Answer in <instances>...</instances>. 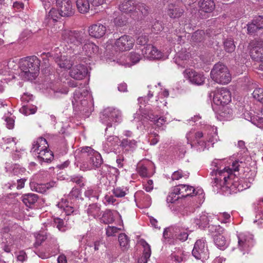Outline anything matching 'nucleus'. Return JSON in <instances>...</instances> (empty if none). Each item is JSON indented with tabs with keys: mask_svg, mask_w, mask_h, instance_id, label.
<instances>
[{
	"mask_svg": "<svg viewBox=\"0 0 263 263\" xmlns=\"http://www.w3.org/2000/svg\"><path fill=\"white\" fill-rule=\"evenodd\" d=\"M55 184L56 183L53 181L46 184H36L35 186V190L36 192L43 194L48 189L55 186Z\"/></svg>",
	"mask_w": 263,
	"mask_h": 263,
	"instance_id": "43",
	"label": "nucleus"
},
{
	"mask_svg": "<svg viewBox=\"0 0 263 263\" xmlns=\"http://www.w3.org/2000/svg\"><path fill=\"white\" fill-rule=\"evenodd\" d=\"M141 51L146 59H159L162 56V53L151 44L146 45Z\"/></svg>",
	"mask_w": 263,
	"mask_h": 263,
	"instance_id": "20",
	"label": "nucleus"
},
{
	"mask_svg": "<svg viewBox=\"0 0 263 263\" xmlns=\"http://www.w3.org/2000/svg\"><path fill=\"white\" fill-rule=\"evenodd\" d=\"M20 111L25 115L28 116L34 114L36 111V108L35 107H31L29 105H24L21 108H20Z\"/></svg>",
	"mask_w": 263,
	"mask_h": 263,
	"instance_id": "52",
	"label": "nucleus"
},
{
	"mask_svg": "<svg viewBox=\"0 0 263 263\" xmlns=\"http://www.w3.org/2000/svg\"><path fill=\"white\" fill-rule=\"evenodd\" d=\"M136 171L140 177L149 178L155 173V166L152 161L144 160L137 164Z\"/></svg>",
	"mask_w": 263,
	"mask_h": 263,
	"instance_id": "11",
	"label": "nucleus"
},
{
	"mask_svg": "<svg viewBox=\"0 0 263 263\" xmlns=\"http://www.w3.org/2000/svg\"><path fill=\"white\" fill-rule=\"evenodd\" d=\"M100 118L101 122L107 126L105 132H106L107 127L115 126L121 123L122 120L121 111L112 107H107L104 109Z\"/></svg>",
	"mask_w": 263,
	"mask_h": 263,
	"instance_id": "7",
	"label": "nucleus"
},
{
	"mask_svg": "<svg viewBox=\"0 0 263 263\" xmlns=\"http://www.w3.org/2000/svg\"><path fill=\"white\" fill-rule=\"evenodd\" d=\"M55 61L59 67L65 70L69 69L73 65L71 58L64 55L55 58Z\"/></svg>",
	"mask_w": 263,
	"mask_h": 263,
	"instance_id": "26",
	"label": "nucleus"
},
{
	"mask_svg": "<svg viewBox=\"0 0 263 263\" xmlns=\"http://www.w3.org/2000/svg\"><path fill=\"white\" fill-rule=\"evenodd\" d=\"M74 109L86 112L92 105L91 95L86 89H76L72 99Z\"/></svg>",
	"mask_w": 263,
	"mask_h": 263,
	"instance_id": "3",
	"label": "nucleus"
},
{
	"mask_svg": "<svg viewBox=\"0 0 263 263\" xmlns=\"http://www.w3.org/2000/svg\"><path fill=\"white\" fill-rule=\"evenodd\" d=\"M30 152L41 162H50L53 159V154L49 149L47 140L40 137L34 141Z\"/></svg>",
	"mask_w": 263,
	"mask_h": 263,
	"instance_id": "2",
	"label": "nucleus"
},
{
	"mask_svg": "<svg viewBox=\"0 0 263 263\" xmlns=\"http://www.w3.org/2000/svg\"><path fill=\"white\" fill-rule=\"evenodd\" d=\"M135 40L129 35H124L117 39L109 40L105 45L107 51H124L129 50L134 45Z\"/></svg>",
	"mask_w": 263,
	"mask_h": 263,
	"instance_id": "4",
	"label": "nucleus"
},
{
	"mask_svg": "<svg viewBox=\"0 0 263 263\" xmlns=\"http://www.w3.org/2000/svg\"><path fill=\"white\" fill-rule=\"evenodd\" d=\"M183 12V9L178 5L170 4L168 6L167 15L171 18H179L182 15Z\"/></svg>",
	"mask_w": 263,
	"mask_h": 263,
	"instance_id": "30",
	"label": "nucleus"
},
{
	"mask_svg": "<svg viewBox=\"0 0 263 263\" xmlns=\"http://www.w3.org/2000/svg\"><path fill=\"white\" fill-rule=\"evenodd\" d=\"M53 224L59 231L63 232L66 230V226L63 219L55 218L54 219Z\"/></svg>",
	"mask_w": 263,
	"mask_h": 263,
	"instance_id": "56",
	"label": "nucleus"
},
{
	"mask_svg": "<svg viewBox=\"0 0 263 263\" xmlns=\"http://www.w3.org/2000/svg\"><path fill=\"white\" fill-rule=\"evenodd\" d=\"M252 96L256 100L263 103V88H256L253 92Z\"/></svg>",
	"mask_w": 263,
	"mask_h": 263,
	"instance_id": "53",
	"label": "nucleus"
},
{
	"mask_svg": "<svg viewBox=\"0 0 263 263\" xmlns=\"http://www.w3.org/2000/svg\"><path fill=\"white\" fill-rule=\"evenodd\" d=\"M88 31L89 35L96 39L102 37L108 32L106 26L99 23L90 25Z\"/></svg>",
	"mask_w": 263,
	"mask_h": 263,
	"instance_id": "17",
	"label": "nucleus"
},
{
	"mask_svg": "<svg viewBox=\"0 0 263 263\" xmlns=\"http://www.w3.org/2000/svg\"><path fill=\"white\" fill-rule=\"evenodd\" d=\"M85 211L89 216H91L95 218L101 215L100 205L97 203L89 205Z\"/></svg>",
	"mask_w": 263,
	"mask_h": 263,
	"instance_id": "33",
	"label": "nucleus"
},
{
	"mask_svg": "<svg viewBox=\"0 0 263 263\" xmlns=\"http://www.w3.org/2000/svg\"><path fill=\"white\" fill-rule=\"evenodd\" d=\"M119 146L127 151L134 149L137 147V141L133 139L129 140L124 138L121 140Z\"/></svg>",
	"mask_w": 263,
	"mask_h": 263,
	"instance_id": "36",
	"label": "nucleus"
},
{
	"mask_svg": "<svg viewBox=\"0 0 263 263\" xmlns=\"http://www.w3.org/2000/svg\"><path fill=\"white\" fill-rule=\"evenodd\" d=\"M68 202L66 199H62L57 205L60 209H63L66 215H76L79 213L78 208L68 204Z\"/></svg>",
	"mask_w": 263,
	"mask_h": 263,
	"instance_id": "25",
	"label": "nucleus"
},
{
	"mask_svg": "<svg viewBox=\"0 0 263 263\" xmlns=\"http://www.w3.org/2000/svg\"><path fill=\"white\" fill-rule=\"evenodd\" d=\"M142 114V117L153 122L157 127H161L163 126L164 123V119L163 117L158 118V117L154 116L151 111H144Z\"/></svg>",
	"mask_w": 263,
	"mask_h": 263,
	"instance_id": "28",
	"label": "nucleus"
},
{
	"mask_svg": "<svg viewBox=\"0 0 263 263\" xmlns=\"http://www.w3.org/2000/svg\"><path fill=\"white\" fill-rule=\"evenodd\" d=\"M121 140L118 137L116 136H108L105 142L103 144L104 151L106 153H109L112 152H116L117 147L120 144Z\"/></svg>",
	"mask_w": 263,
	"mask_h": 263,
	"instance_id": "18",
	"label": "nucleus"
},
{
	"mask_svg": "<svg viewBox=\"0 0 263 263\" xmlns=\"http://www.w3.org/2000/svg\"><path fill=\"white\" fill-rule=\"evenodd\" d=\"M213 101L218 106L227 105L231 101V95L226 88L217 89L213 92Z\"/></svg>",
	"mask_w": 263,
	"mask_h": 263,
	"instance_id": "12",
	"label": "nucleus"
},
{
	"mask_svg": "<svg viewBox=\"0 0 263 263\" xmlns=\"http://www.w3.org/2000/svg\"><path fill=\"white\" fill-rule=\"evenodd\" d=\"M135 201L139 203L144 208H147L151 205L152 201L151 197L142 191L136 192L134 195Z\"/></svg>",
	"mask_w": 263,
	"mask_h": 263,
	"instance_id": "21",
	"label": "nucleus"
},
{
	"mask_svg": "<svg viewBox=\"0 0 263 263\" xmlns=\"http://www.w3.org/2000/svg\"><path fill=\"white\" fill-rule=\"evenodd\" d=\"M149 13V8L148 6L142 3H136L134 12V18H142L147 16Z\"/></svg>",
	"mask_w": 263,
	"mask_h": 263,
	"instance_id": "22",
	"label": "nucleus"
},
{
	"mask_svg": "<svg viewBox=\"0 0 263 263\" xmlns=\"http://www.w3.org/2000/svg\"><path fill=\"white\" fill-rule=\"evenodd\" d=\"M239 161H235L233 162L232 168L225 167L222 170L218 171V174L220 176H223V184H232V186H234V188L237 189L238 191L242 190V186H240L238 182V178L236 176V175L233 173V172H238L239 171Z\"/></svg>",
	"mask_w": 263,
	"mask_h": 263,
	"instance_id": "6",
	"label": "nucleus"
},
{
	"mask_svg": "<svg viewBox=\"0 0 263 263\" xmlns=\"http://www.w3.org/2000/svg\"><path fill=\"white\" fill-rule=\"evenodd\" d=\"M210 219L208 215L202 214L199 218L195 219V224L201 229H204L209 224Z\"/></svg>",
	"mask_w": 263,
	"mask_h": 263,
	"instance_id": "38",
	"label": "nucleus"
},
{
	"mask_svg": "<svg viewBox=\"0 0 263 263\" xmlns=\"http://www.w3.org/2000/svg\"><path fill=\"white\" fill-rule=\"evenodd\" d=\"M100 192L101 191L98 187L90 186L87 188L84 192V195L89 199L95 198L97 200L99 198Z\"/></svg>",
	"mask_w": 263,
	"mask_h": 263,
	"instance_id": "35",
	"label": "nucleus"
},
{
	"mask_svg": "<svg viewBox=\"0 0 263 263\" xmlns=\"http://www.w3.org/2000/svg\"><path fill=\"white\" fill-rule=\"evenodd\" d=\"M86 35L81 31L63 29L61 31V39L67 44L69 48L74 49L84 43Z\"/></svg>",
	"mask_w": 263,
	"mask_h": 263,
	"instance_id": "5",
	"label": "nucleus"
},
{
	"mask_svg": "<svg viewBox=\"0 0 263 263\" xmlns=\"http://www.w3.org/2000/svg\"><path fill=\"white\" fill-rule=\"evenodd\" d=\"M84 53L89 57L96 55L99 52V47L92 42L85 43L83 46Z\"/></svg>",
	"mask_w": 263,
	"mask_h": 263,
	"instance_id": "29",
	"label": "nucleus"
},
{
	"mask_svg": "<svg viewBox=\"0 0 263 263\" xmlns=\"http://www.w3.org/2000/svg\"><path fill=\"white\" fill-rule=\"evenodd\" d=\"M188 77L192 83L198 85H202L205 80L203 74L192 70L189 72Z\"/></svg>",
	"mask_w": 263,
	"mask_h": 263,
	"instance_id": "31",
	"label": "nucleus"
},
{
	"mask_svg": "<svg viewBox=\"0 0 263 263\" xmlns=\"http://www.w3.org/2000/svg\"><path fill=\"white\" fill-rule=\"evenodd\" d=\"M179 195V193L176 192L175 187H174L167 197L166 201L167 203H175L180 198H181Z\"/></svg>",
	"mask_w": 263,
	"mask_h": 263,
	"instance_id": "47",
	"label": "nucleus"
},
{
	"mask_svg": "<svg viewBox=\"0 0 263 263\" xmlns=\"http://www.w3.org/2000/svg\"><path fill=\"white\" fill-rule=\"evenodd\" d=\"M6 172H8L10 175L18 176L22 175L25 172L24 168L20 167L19 165L16 164H7L6 166Z\"/></svg>",
	"mask_w": 263,
	"mask_h": 263,
	"instance_id": "32",
	"label": "nucleus"
},
{
	"mask_svg": "<svg viewBox=\"0 0 263 263\" xmlns=\"http://www.w3.org/2000/svg\"><path fill=\"white\" fill-rule=\"evenodd\" d=\"M119 242L122 250H126L129 248V239L125 234H120L119 235Z\"/></svg>",
	"mask_w": 263,
	"mask_h": 263,
	"instance_id": "46",
	"label": "nucleus"
},
{
	"mask_svg": "<svg viewBox=\"0 0 263 263\" xmlns=\"http://www.w3.org/2000/svg\"><path fill=\"white\" fill-rule=\"evenodd\" d=\"M199 10L204 13H211L215 8L214 0H199L198 3Z\"/></svg>",
	"mask_w": 263,
	"mask_h": 263,
	"instance_id": "23",
	"label": "nucleus"
},
{
	"mask_svg": "<svg viewBox=\"0 0 263 263\" xmlns=\"http://www.w3.org/2000/svg\"><path fill=\"white\" fill-rule=\"evenodd\" d=\"M60 16H61L60 12L54 8H52L49 12L47 19L48 20L49 23L51 24L57 22Z\"/></svg>",
	"mask_w": 263,
	"mask_h": 263,
	"instance_id": "45",
	"label": "nucleus"
},
{
	"mask_svg": "<svg viewBox=\"0 0 263 263\" xmlns=\"http://www.w3.org/2000/svg\"><path fill=\"white\" fill-rule=\"evenodd\" d=\"M203 134L202 132L198 131L196 133L194 132H190L186 135V137L188 140H193L194 141H198L200 140V139L203 137Z\"/></svg>",
	"mask_w": 263,
	"mask_h": 263,
	"instance_id": "49",
	"label": "nucleus"
},
{
	"mask_svg": "<svg viewBox=\"0 0 263 263\" xmlns=\"http://www.w3.org/2000/svg\"><path fill=\"white\" fill-rule=\"evenodd\" d=\"M253 21L260 30L263 29V16L259 15L255 17Z\"/></svg>",
	"mask_w": 263,
	"mask_h": 263,
	"instance_id": "62",
	"label": "nucleus"
},
{
	"mask_svg": "<svg viewBox=\"0 0 263 263\" xmlns=\"http://www.w3.org/2000/svg\"><path fill=\"white\" fill-rule=\"evenodd\" d=\"M211 77L216 82L226 84L231 80V75L226 66L221 63L215 64L211 70Z\"/></svg>",
	"mask_w": 263,
	"mask_h": 263,
	"instance_id": "8",
	"label": "nucleus"
},
{
	"mask_svg": "<svg viewBox=\"0 0 263 263\" xmlns=\"http://www.w3.org/2000/svg\"><path fill=\"white\" fill-rule=\"evenodd\" d=\"M140 245L144 248L143 253L142 256L139 258V263H147L148 259L151 255V249L149 245L147 242L141 239L140 241Z\"/></svg>",
	"mask_w": 263,
	"mask_h": 263,
	"instance_id": "27",
	"label": "nucleus"
},
{
	"mask_svg": "<svg viewBox=\"0 0 263 263\" xmlns=\"http://www.w3.org/2000/svg\"><path fill=\"white\" fill-rule=\"evenodd\" d=\"M188 234L185 232H180V229L176 226L165 228V244L175 245L177 239L184 241L188 237Z\"/></svg>",
	"mask_w": 263,
	"mask_h": 263,
	"instance_id": "10",
	"label": "nucleus"
},
{
	"mask_svg": "<svg viewBox=\"0 0 263 263\" xmlns=\"http://www.w3.org/2000/svg\"><path fill=\"white\" fill-rule=\"evenodd\" d=\"M219 115L221 117L228 120L231 118L233 115V110L228 106H220L219 108Z\"/></svg>",
	"mask_w": 263,
	"mask_h": 263,
	"instance_id": "44",
	"label": "nucleus"
},
{
	"mask_svg": "<svg viewBox=\"0 0 263 263\" xmlns=\"http://www.w3.org/2000/svg\"><path fill=\"white\" fill-rule=\"evenodd\" d=\"M82 153L83 157H87L88 164L85 167L88 170L96 169L99 167L102 163V159L101 155L97 151L90 147L83 148Z\"/></svg>",
	"mask_w": 263,
	"mask_h": 263,
	"instance_id": "9",
	"label": "nucleus"
},
{
	"mask_svg": "<svg viewBox=\"0 0 263 263\" xmlns=\"http://www.w3.org/2000/svg\"><path fill=\"white\" fill-rule=\"evenodd\" d=\"M87 73L86 66L83 64H78L71 67L69 71L70 76L77 80L84 79Z\"/></svg>",
	"mask_w": 263,
	"mask_h": 263,
	"instance_id": "19",
	"label": "nucleus"
},
{
	"mask_svg": "<svg viewBox=\"0 0 263 263\" xmlns=\"http://www.w3.org/2000/svg\"><path fill=\"white\" fill-rule=\"evenodd\" d=\"M120 228H118L113 226H108L106 229V234L107 236H114L120 230Z\"/></svg>",
	"mask_w": 263,
	"mask_h": 263,
	"instance_id": "58",
	"label": "nucleus"
},
{
	"mask_svg": "<svg viewBox=\"0 0 263 263\" xmlns=\"http://www.w3.org/2000/svg\"><path fill=\"white\" fill-rule=\"evenodd\" d=\"M15 117L12 115L11 111L8 110L7 113H5L3 117V119L5 122V125L6 127L11 129L14 128V122H15Z\"/></svg>",
	"mask_w": 263,
	"mask_h": 263,
	"instance_id": "37",
	"label": "nucleus"
},
{
	"mask_svg": "<svg viewBox=\"0 0 263 263\" xmlns=\"http://www.w3.org/2000/svg\"><path fill=\"white\" fill-rule=\"evenodd\" d=\"M260 30L253 20L251 23L247 25L248 33L250 35H255Z\"/></svg>",
	"mask_w": 263,
	"mask_h": 263,
	"instance_id": "54",
	"label": "nucleus"
},
{
	"mask_svg": "<svg viewBox=\"0 0 263 263\" xmlns=\"http://www.w3.org/2000/svg\"><path fill=\"white\" fill-rule=\"evenodd\" d=\"M4 145L6 146V149L11 148L13 149L17 143L15 138H3Z\"/></svg>",
	"mask_w": 263,
	"mask_h": 263,
	"instance_id": "50",
	"label": "nucleus"
},
{
	"mask_svg": "<svg viewBox=\"0 0 263 263\" xmlns=\"http://www.w3.org/2000/svg\"><path fill=\"white\" fill-rule=\"evenodd\" d=\"M204 32L202 30H198L195 32L192 36L193 41L195 42H200L203 40Z\"/></svg>",
	"mask_w": 263,
	"mask_h": 263,
	"instance_id": "57",
	"label": "nucleus"
},
{
	"mask_svg": "<svg viewBox=\"0 0 263 263\" xmlns=\"http://www.w3.org/2000/svg\"><path fill=\"white\" fill-rule=\"evenodd\" d=\"M188 174H184L181 170H179L173 173L172 175V179L173 180H179L183 177H187Z\"/></svg>",
	"mask_w": 263,
	"mask_h": 263,
	"instance_id": "60",
	"label": "nucleus"
},
{
	"mask_svg": "<svg viewBox=\"0 0 263 263\" xmlns=\"http://www.w3.org/2000/svg\"><path fill=\"white\" fill-rule=\"evenodd\" d=\"M19 76L24 81H33L39 73L40 61L36 56L22 58L19 60Z\"/></svg>",
	"mask_w": 263,
	"mask_h": 263,
	"instance_id": "1",
	"label": "nucleus"
},
{
	"mask_svg": "<svg viewBox=\"0 0 263 263\" xmlns=\"http://www.w3.org/2000/svg\"><path fill=\"white\" fill-rule=\"evenodd\" d=\"M214 241L216 246L221 250L227 248V242L225 237L221 234L215 235L214 237Z\"/></svg>",
	"mask_w": 263,
	"mask_h": 263,
	"instance_id": "39",
	"label": "nucleus"
},
{
	"mask_svg": "<svg viewBox=\"0 0 263 263\" xmlns=\"http://www.w3.org/2000/svg\"><path fill=\"white\" fill-rule=\"evenodd\" d=\"M218 174L219 176H217L214 178V180L213 182V186H216L218 188L223 187H224L226 186V187H228L231 190L235 189V188L234 187V186H232V184H230L228 185V186L226 184H223V176H220V175L218 174V171L216 173V175Z\"/></svg>",
	"mask_w": 263,
	"mask_h": 263,
	"instance_id": "41",
	"label": "nucleus"
},
{
	"mask_svg": "<svg viewBox=\"0 0 263 263\" xmlns=\"http://www.w3.org/2000/svg\"><path fill=\"white\" fill-rule=\"evenodd\" d=\"M224 48L228 52H232L235 50V45L231 39H227L223 42Z\"/></svg>",
	"mask_w": 263,
	"mask_h": 263,
	"instance_id": "51",
	"label": "nucleus"
},
{
	"mask_svg": "<svg viewBox=\"0 0 263 263\" xmlns=\"http://www.w3.org/2000/svg\"><path fill=\"white\" fill-rule=\"evenodd\" d=\"M76 5L78 10L81 13H87L90 8L88 0H77Z\"/></svg>",
	"mask_w": 263,
	"mask_h": 263,
	"instance_id": "40",
	"label": "nucleus"
},
{
	"mask_svg": "<svg viewBox=\"0 0 263 263\" xmlns=\"http://www.w3.org/2000/svg\"><path fill=\"white\" fill-rule=\"evenodd\" d=\"M252 46L250 49L251 58L257 62L263 61V40H254L251 43Z\"/></svg>",
	"mask_w": 263,
	"mask_h": 263,
	"instance_id": "15",
	"label": "nucleus"
},
{
	"mask_svg": "<svg viewBox=\"0 0 263 263\" xmlns=\"http://www.w3.org/2000/svg\"><path fill=\"white\" fill-rule=\"evenodd\" d=\"M38 196L36 194L29 193L25 194L22 197L23 203L28 207L31 208L37 200Z\"/></svg>",
	"mask_w": 263,
	"mask_h": 263,
	"instance_id": "34",
	"label": "nucleus"
},
{
	"mask_svg": "<svg viewBox=\"0 0 263 263\" xmlns=\"http://www.w3.org/2000/svg\"><path fill=\"white\" fill-rule=\"evenodd\" d=\"M136 2L133 0L124 1L119 6L120 10L125 13L129 14L134 17V12Z\"/></svg>",
	"mask_w": 263,
	"mask_h": 263,
	"instance_id": "24",
	"label": "nucleus"
},
{
	"mask_svg": "<svg viewBox=\"0 0 263 263\" xmlns=\"http://www.w3.org/2000/svg\"><path fill=\"white\" fill-rule=\"evenodd\" d=\"M114 23L117 26H122L126 24V21L123 18V16H120L114 18Z\"/></svg>",
	"mask_w": 263,
	"mask_h": 263,
	"instance_id": "64",
	"label": "nucleus"
},
{
	"mask_svg": "<svg viewBox=\"0 0 263 263\" xmlns=\"http://www.w3.org/2000/svg\"><path fill=\"white\" fill-rule=\"evenodd\" d=\"M113 194L118 197L121 198L125 196L128 192V189L126 187H117L114 189Z\"/></svg>",
	"mask_w": 263,
	"mask_h": 263,
	"instance_id": "48",
	"label": "nucleus"
},
{
	"mask_svg": "<svg viewBox=\"0 0 263 263\" xmlns=\"http://www.w3.org/2000/svg\"><path fill=\"white\" fill-rule=\"evenodd\" d=\"M148 41L147 35L145 34H142L139 36L137 40V43L139 45H144Z\"/></svg>",
	"mask_w": 263,
	"mask_h": 263,
	"instance_id": "63",
	"label": "nucleus"
},
{
	"mask_svg": "<svg viewBox=\"0 0 263 263\" xmlns=\"http://www.w3.org/2000/svg\"><path fill=\"white\" fill-rule=\"evenodd\" d=\"M129 58L132 63L134 64L139 62L141 57L139 54L136 52H132L130 54Z\"/></svg>",
	"mask_w": 263,
	"mask_h": 263,
	"instance_id": "61",
	"label": "nucleus"
},
{
	"mask_svg": "<svg viewBox=\"0 0 263 263\" xmlns=\"http://www.w3.org/2000/svg\"><path fill=\"white\" fill-rule=\"evenodd\" d=\"M175 187L176 192L179 193L181 198L197 195L200 196L202 195L203 194V190L202 189H195L193 186L186 184H179Z\"/></svg>",
	"mask_w": 263,
	"mask_h": 263,
	"instance_id": "13",
	"label": "nucleus"
},
{
	"mask_svg": "<svg viewBox=\"0 0 263 263\" xmlns=\"http://www.w3.org/2000/svg\"><path fill=\"white\" fill-rule=\"evenodd\" d=\"M209 230L211 233H218L220 234L224 231V229L219 225L211 224L209 226Z\"/></svg>",
	"mask_w": 263,
	"mask_h": 263,
	"instance_id": "59",
	"label": "nucleus"
},
{
	"mask_svg": "<svg viewBox=\"0 0 263 263\" xmlns=\"http://www.w3.org/2000/svg\"><path fill=\"white\" fill-rule=\"evenodd\" d=\"M114 220V216L112 212L110 210H107L104 212L100 221L104 224H109L113 222Z\"/></svg>",
	"mask_w": 263,
	"mask_h": 263,
	"instance_id": "42",
	"label": "nucleus"
},
{
	"mask_svg": "<svg viewBox=\"0 0 263 263\" xmlns=\"http://www.w3.org/2000/svg\"><path fill=\"white\" fill-rule=\"evenodd\" d=\"M56 5L61 16H70L74 13L70 0H56Z\"/></svg>",
	"mask_w": 263,
	"mask_h": 263,
	"instance_id": "16",
	"label": "nucleus"
},
{
	"mask_svg": "<svg viewBox=\"0 0 263 263\" xmlns=\"http://www.w3.org/2000/svg\"><path fill=\"white\" fill-rule=\"evenodd\" d=\"M184 258L181 255V252L176 253L174 252L168 257V260L175 261L176 263H180L184 260Z\"/></svg>",
	"mask_w": 263,
	"mask_h": 263,
	"instance_id": "55",
	"label": "nucleus"
},
{
	"mask_svg": "<svg viewBox=\"0 0 263 263\" xmlns=\"http://www.w3.org/2000/svg\"><path fill=\"white\" fill-rule=\"evenodd\" d=\"M193 255L197 259H206L208 258V250L203 238L197 240L192 250Z\"/></svg>",
	"mask_w": 263,
	"mask_h": 263,
	"instance_id": "14",
	"label": "nucleus"
}]
</instances>
